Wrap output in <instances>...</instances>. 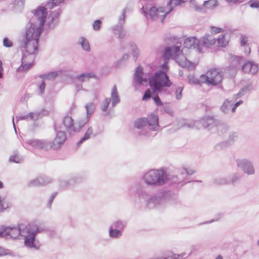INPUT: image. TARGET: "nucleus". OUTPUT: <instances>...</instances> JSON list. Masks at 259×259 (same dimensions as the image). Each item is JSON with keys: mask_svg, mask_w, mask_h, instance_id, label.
I'll return each instance as SVG.
<instances>
[{"mask_svg": "<svg viewBox=\"0 0 259 259\" xmlns=\"http://www.w3.org/2000/svg\"><path fill=\"white\" fill-rule=\"evenodd\" d=\"M44 7H38L33 12L34 17L26 27L21 46L25 52L36 53L39 37L44 26L46 29H53L58 23V11L51 12L47 18L48 12Z\"/></svg>", "mask_w": 259, "mask_h": 259, "instance_id": "obj_1", "label": "nucleus"}, {"mask_svg": "<svg viewBox=\"0 0 259 259\" xmlns=\"http://www.w3.org/2000/svg\"><path fill=\"white\" fill-rule=\"evenodd\" d=\"M134 83L138 85H146L148 83L157 91H161L163 87H169L172 83L166 73L162 71L156 72L150 78L143 72L141 67L138 66L134 76Z\"/></svg>", "mask_w": 259, "mask_h": 259, "instance_id": "obj_2", "label": "nucleus"}, {"mask_svg": "<svg viewBox=\"0 0 259 259\" xmlns=\"http://www.w3.org/2000/svg\"><path fill=\"white\" fill-rule=\"evenodd\" d=\"M176 179L163 168L151 169L145 172L142 177L144 183L150 186H160L168 182L175 183L177 182Z\"/></svg>", "mask_w": 259, "mask_h": 259, "instance_id": "obj_3", "label": "nucleus"}, {"mask_svg": "<svg viewBox=\"0 0 259 259\" xmlns=\"http://www.w3.org/2000/svg\"><path fill=\"white\" fill-rule=\"evenodd\" d=\"M182 51H180V47L172 46L167 47L163 53V56L165 59H169L170 58H174L179 65L182 67H186L189 69H193L195 67L194 63L188 60L184 56Z\"/></svg>", "mask_w": 259, "mask_h": 259, "instance_id": "obj_4", "label": "nucleus"}, {"mask_svg": "<svg viewBox=\"0 0 259 259\" xmlns=\"http://www.w3.org/2000/svg\"><path fill=\"white\" fill-rule=\"evenodd\" d=\"M171 194L170 191H163L151 196L149 192L145 190H142L138 192L140 199H144L147 206L150 208H154L161 204L164 201L168 199Z\"/></svg>", "mask_w": 259, "mask_h": 259, "instance_id": "obj_5", "label": "nucleus"}, {"mask_svg": "<svg viewBox=\"0 0 259 259\" xmlns=\"http://www.w3.org/2000/svg\"><path fill=\"white\" fill-rule=\"evenodd\" d=\"M142 11L147 18L160 21L161 23L163 22L165 16L168 14L166 8L161 7L156 8L155 6H145L143 7Z\"/></svg>", "mask_w": 259, "mask_h": 259, "instance_id": "obj_6", "label": "nucleus"}, {"mask_svg": "<svg viewBox=\"0 0 259 259\" xmlns=\"http://www.w3.org/2000/svg\"><path fill=\"white\" fill-rule=\"evenodd\" d=\"M25 230L27 231L26 234L22 235L24 237L25 245L30 248L38 249L39 245L35 240L36 234L41 231L38 226L35 224H30L28 226H26Z\"/></svg>", "mask_w": 259, "mask_h": 259, "instance_id": "obj_7", "label": "nucleus"}, {"mask_svg": "<svg viewBox=\"0 0 259 259\" xmlns=\"http://www.w3.org/2000/svg\"><path fill=\"white\" fill-rule=\"evenodd\" d=\"M223 78L222 73L216 69L209 70L205 74L200 76V81L209 85L219 84Z\"/></svg>", "mask_w": 259, "mask_h": 259, "instance_id": "obj_8", "label": "nucleus"}, {"mask_svg": "<svg viewBox=\"0 0 259 259\" xmlns=\"http://www.w3.org/2000/svg\"><path fill=\"white\" fill-rule=\"evenodd\" d=\"M216 120L212 117H204L200 119L194 121L191 120L185 123V126L196 127L200 129L205 128L210 130L217 125Z\"/></svg>", "mask_w": 259, "mask_h": 259, "instance_id": "obj_9", "label": "nucleus"}, {"mask_svg": "<svg viewBox=\"0 0 259 259\" xmlns=\"http://www.w3.org/2000/svg\"><path fill=\"white\" fill-rule=\"evenodd\" d=\"M146 125L149 130L157 131L159 129L158 117V116L152 114L150 115L147 119L139 118L135 122V126L136 128H141L145 127Z\"/></svg>", "mask_w": 259, "mask_h": 259, "instance_id": "obj_10", "label": "nucleus"}, {"mask_svg": "<svg viewBox=\"0 0 259 259\" xmlns=\"http://www.w3.org/2000/svg\"><path fill=\"white\" fill-rule=\"evenodd\" d=\"M26 226L20 225L15 227H7L4 229V237L7 239H16L20 235L26 234L27 231L25 230Z\"/></svg>", "mask_w": 259, "mask_h": 259, "instance_id": "obj_11", "label": "nucleus"}, {"mask_svg": "<svg viewBox=\"0 0 259 259\" xmlns=\"http://www.w3.org/2000/svg\"><path fill=\"white\" fill-rule=\"evenodd\" d=\"M237 166L247 175L255 174L254 165L251 160L246 158H238L236 160Z\"/></svg>", "mask_w": 259, "mask_h": 259, "instance_id": "obj_12", "label": "nucleus"}, {"mask_svg": "<svg viewBox=\"0 0 259 259\" xmlns=\"http://www.w3.org/2000/svg\"><path fill=\"white\" fill-rule=\"evenodd\" d=\"M88 122L87 119L80 121L78 124H73V120L70 116H66L63 119V123L69 133L79 131Z\"/></svg>", "mask_w": 259, "mask_h": 259, "instance_id": "obj_13", "label": "nucleus"}, {"mask_svg": "<svg viewBox=\"0 0 259 259\" xmlns=\"http://www.w3.org/2000/svg\"><path fill=\"white\" fill-rule=\"evenodd\" d=\"M26 143L34 149H41L48 150L53 147L52 142L46 140H28L27 141Z\"/></svg>", "mask_w": 259, "mask_h": 259, "instance_id": "obj_14", "label": "nucleus"}, {"mask_svg": "<svg viewBox=\"0 0 259 259\" xmlns=\"http://www.w3.org/2000/svg\"><path fill=\"white\" fill-rule=\"evenodd\" d=\"M35 53L24 52L21 60V66L18 68L20 71H25L28 69L32 65L35 58Z\"/></svg>", "mask_w": 259, "mask_h": 259, "instance_id": "obj_15", "label": "nucleus"}, {"mask_svg": "<svg viewBox=\"0 0 259 259\" xmlns=\"http://www.w3.org/2000/svg\"><path fill=\"white\" fill-rule=\"evenodd\" d=\"M184 47L182 50V52H187V49H196L198 52H202L201 44L199 40L197 39L195 37H189L185 39Z\"/></svg>", "mask_w": 259, "mask_h": 259, "instance_id": "obj_16", "label": "nucleus"}, {"mask_svg": "<svg viewBox=\"0 0 259 259\" xmlns=\"http://www.w3.org/2000/svg\"><path fill=\"white\" fill-rule=\"evenodd\" d=\"M95 76L94 74L93 73H85L79 74L77 75L75 79L74 82L76 83L75 88L76 90L78 92L82 89L81 84H78L77 82H83L84 81H88L91 78H93Z\"/></svg>", "mask_w": 259, "mask_h": 259, "instance_id": "obj_17", "label": "nucleus"}, {"mask_svg": "<svg viewBox=\"0 0 259 259\" xmlns=\"http://www.w3.org/2000/svg\"><path fill=\"white\" fill-rule=\"evenodd\" d=\"M242 70L246 73L254 74L259 70L258 64L252 61H246L242 66Z\"/></svg>", "mask_w": 259, "mask_h": 259, "instance_id": "obj_18", "label": "nucleus"}, {"mask_svg": "<svg viewBox=\"0 0 259 259\" xmlns=\"http://www.w3.org/2000/svg\"><path fill=\"white\" fill-rule=\"evenodd\" d=\"M125 13V11L124 10L119 18L120 25H117L113 28V32L115 35H118L119 38H122L125 35V32L122 29L121 26L122 23H123L124 21Z\"/></svg>", "mask_w": 259, "mask_h": 259, "instance_id": "obj_19", "label": "nucleus"}, {"mask_svg": "<svg viewBox=\"0 0 259 259\" xmlns=\"http://www.w3.org/2000/svg\"><path fill=\"white\" fill-rule=\"evenodd\" d=\"M237 138V134L236 133H231L228 137L227 141L221 143L220 144L217 145L215 146V149L218 150H220L224 148H226L229 146L231 145L233 142Z\"/></svg>", "mask_w": 259, "mask_h": 259, "instance_id": "obj_20", "label": "nucleus"}, {"mask_svg": "<svg viewBox=\"0 0 259 259\" xmlns=\"http://www.w3.org/2000/svg\"><path fill=\"white\" fill-rule=\"evenodd\" d=\"M57 75V73L56 72H52L49 73L48 74L42 75L39 77V79L40 80V84H38L39 91L41 94H42L44 92L45 87H46V82L45 80L54 78Z\"/></svg>", "mask_w": 259, "mask_h": 259, "instance_id": "obj_21", "label": "nucleus"}, {"mask_svg": "<svg viewBox=\"0 0 259 259\" xmlns=\"http://www.w3.org/2000/svg\"><path fill=\"white\" fill-rule=\"evenodd\" d=\"M66 140V135L64 132H58L56 138L53 143H52L53 147L55 149H59L60 146L64 143Z\"/></svg>", "mask_w": 259, "mask_h": 259, "instance_id": "obj_22", "label": "nucleus"}, {"mask_svg": "<svg viewBox=\"0 0 259 259\" xmlns=\"http://www.w3.org/2000/svg\"><path fill=\"white\" fill-rule=\"evenodd\" d=\"M51 182V179L49 177H40L37 179L30 181L28 185L29 187L42 186Z\"/></svg>", "mask_w": 259, "mask_h": 259, "instance_id": "obj_23", "label": "nucleus"}, {"mask_svg": "<svg viewBox=\"0 0 259 259\" xmlns=\"http://www.w3.org/2000/svg\"><path fill=\"white\" fill-rule=\"evenodd\" d=\"M43 115H41V113L38 112H30L27 114L21 115L19 116H16V119L19 120H36Z\"/></svg>", "mask_w": 259, "mask_h": 259, "instance_id": "obj_24", "label": "nucleus"}, {"mask_svg": "<svg viewBox=\"0 0 259 259\" xmlns=\"http://www.w3.org/2000/svg\"><path fill=\"white\" fill-rule=\"evenodd\" d=\"M215 39L210 35H205L203 37L201 42V47L202 46L210 48L215 43Z\"/></svg>", "mask_w": 259, "mask_h": 259, "instance_id": "obj_25", "label": "nucleus"}, {"mask_svg": "<svg viewBox=\"0 0 259 259\" xmlns=\"http://www.w3.org/2000/svg\"><path fill=\"white\" fill-rule=\"evenodd\" d=\"M185 2L183 0H170L168 3L166 10L167 13L169 14L171 12L174 7L177 6H180L184 4Z\"/></svg>", "mask_w": 259, "mask_h": 259, "instance_id": "obj_26", "label": "nucleus"}, {"mask_svg": "<svg viewBox=\"0 0 259 259\" xmlns=\"http://www.w3.org/2000/svg\"><path fill=\"white\" fill-rule=\"evenodd\" d=\"M112 107L115 106L119 102L120 99L117 91L116 85H114L112 89L111 99Z\"/></svg>", "mask_w": 259, "mask_h": 259, "instance_id": "obj_27", "label": "nucleus"}, {"mask_svg": "<svg viewBox=\"0 0 259 259\" xmlns=\"http://www.w3.org/2000/svg\"><path fill=\"white\" fill-rule=\"evenodd\" d=\"M122 232L120 230L110 226L109 230V236L113 238H118L122 236Z\"/></svg>", "mask_w": 259, "mask_h": 259, "instance_id": "obj_28", "label": "nucleus"}, {"mask_svg": "<svg viewBox=\"0 0 259 259\" xmlns=\"http://www.w3.org/2000/svg\"><path fill=\"white\" fill-rule=\"evenodd\" d=\"M95 136L93 133V130L92 127H90L88 128L87 131L85 133V134L83 138L78 142V144L80 145L84 141L89 139L92 136Z\"/></svg>", "mask_w": 259, "mask_h": 259, "instance_id": "obj_29", "label": "nucleus"}, {"mask_svg": "<svg viewBox=\"0 0 259 259\" xmlns=\"http://www.w3.org/2000/svg\"><path fill=\"white\" fill-rule=\"evenodd\" d=\"M235 101H230L226 100L221 107V110L224 113H228L231 109L233 103Z\"/></svg>", "mask_w": 259, "mask_h": 259, "instance_id": "obj_30", "label": "nucleus"}, {"mask_svg": "<svg viewBox=\"0 0 259 259\" xmlns=\"http://www.w3.org/2000/svg\"><path fill=\"white\" fill-rule=\"evenodd\" d=\"M185 253L176 254L172 252H169L165 256H163L164 259H183L185 256Z\"/></svg>", "mask_w": 259, "mask_h": 259, "instance_id": "obj_31", "label": "nucleus"}, {"mask_svg": "<svg viewBox=\"0 0 259 259\" xmlns=\"http://www.w3.org/2000/svg\"><path fill=\"white\" fill-rule=\"evenodd\" d=\"M247 37L245 35H242L240 37L241 45L244 47V52L246 54H249L250 53V49L247 48Z\"/></svg>", "mask_w": 259, "mask_h": 259, "instance_id": "obj_32", "label": "nucleus"}, {"mask_svg": "<svg viewBox=\"0 0 259 259\" xmlns=\"http://www.w3.org/2000/svg\"><path fill=\"white\" fill-rule=\"evenodd\" d=\"M252 89V84H249L246 86L243 87L238 94H236V96L241 98L243 96L245 95L247 93L249 92Z\"/></svg>", "mask_w": 259, "mask_h": 259, "instance_id": "obj_33", "label": "nucleus"}, {"mask_svg": "<svg viewBox=\"0 0 259 259\" xmlns=\"http://www.w3.org/2000/svg\"><path fill=\"white\" fill-rule=\"evenodd\" d=\"M85 107L87 112V118H86L85 119H87L88 120V118L90 117V116L92 115V114L93 113L95 110V105L93 103L91 102L85 105Z\"/></svg>", "mask_w": 259, "mask_h": 259, "instance_id": "obj_34", "label": "nucleus"}, {"mask_svg": "<svg viewBox=\"0 0 259 259\" xmlns=\"http://www.w3.org/2000/svg\"><path fill=\"white\" fill-rule=\"evenodd\" d=\"M79 44H80L82 48V49L86 51H89L90 50V46L88 42V41L83 37H81L79 38L78 41Z\"/></svg>", "mask_w": 259, "mask_h": 259, "instance_id": "obj_35", "label": "nucleus"}, {"mask_svg": "<svg viewBox=\"0 0 259 259\" xmlns=\"http://www.w3.org/2000/svg\"><path fill=\"white\" fill-rule=\"evenodd\" d=\"M10 207V203L5 198L0 197V212Z\"/></svg>", "mask_w": 259, "mask_h": 259, "instance_id": "obj_36", "label": "nucleus"}, {"mask_svg": "<svg viewBox=\"0 0 259 259\" xmlns=\"http://www.w3.org/2000/svg\"><path fill=\"white\" fill-rule=\"evenodd\" d=\"M131 50L134 59L136 60L139 54V50L136 45L134 43L130 44Z\"/></svg>", "mask_w": 259, "mask_h": 259, "instance_id": "obj_37", "label": "nucleus"}, {"mask_svg": "<svg viewBox=\"0 0 259 259\" xmlns=\"http://www.w3.org/2000/svg\"><path fill=\"white\" fill-rule=\"evenodd\" d=\"M230 182V179L225 178H217L214 180L215 184L218 185H226Z\"/></svg>", "mask_w": 259, "mask_h": 259, "instance_id": "obj_38", "label": "nucleus"}, {"mask_svg": "<svg viewBox=\"0 0 259 259\" xmlns=\"http://www.w3.org/2000/svg\"><path fill=\"white\" fill-rule=\"evenodd\" d=\"M111 226L118 230H120L122 232L125 226V224L121 221H116L113 223Z\"/></svg>", "mask_w": 259, "mask_h": 259, "instance_id": "obj_39", "label": "nucleus"}, {"mask_svg": "<svg viewBox=\"0 0 259 259\" xmlns=\"http://www.w3.org/2000/svg\"><path fill=\"white\" fill-rule=\"evenodd\" d=\"M188 79L190 83L198 84H200V83H202V81H200V77L199 79H198L193 75H190L188 76Z\"/></svg>", "mask_w": 259, "mask_h": 259, "instance_id": "obj_40", "label": "nucleus"}, {"mask_svg": "<svg viewBox=\"0 0 259 259\" xmlns=\"http://www.w3.org/2000/svg\"><path fill=\"white\" fill-rule=\"evenodd\" d=\"M63 0H50L47 4V8L51 9L63 2Z\"/></svg>", "mask_w": 259, "mask_h": 259, "instance_id": "obj_41", "label": "nucleus"}, {"mask_svg": "<svg viewBox=\"0 0 259 259\" xmlns=\"http://www.w3.org/2000/svg\"><path fill=\"white\" fill-rule=\"evenodd\" d=\"M228 44V41L225 38V36L224 35H221L218 38V44L220 47H225Z\"/></svg>", "mask_w": 259, "mask_h": 259, "instance_id": "obj_42", "label": "nucleus"}, {"mask_svg": "<svg viewBox=\"0 0 259 259\" xmlns=\"http://www.w3.org/2000/svg\"><path fill=\"white\" fill-rule=\"evenodd\" d=\"M203 5L207 8H210L217 5V1L216 0L204 1Z\"/></svg>", "mask_w": 259, "mask_h": 259, "instance_id": "obj_43", "label": "nucleus"}, {"mask_svg": "<svg viewBox=\"0 0 259 259\" xmlns=\"http://www.w3.org/2000/svg\"><path fill=\"white\" fill-rule=\"evenodd\" d=\"M111 102V99L106 98L105 101L103 102L101 106V110L103 111H106L108 108V106Z\"/></svg>", "mask_w": 259, "mask_h": 259, "instance_id": "obj_44", "label": "nucleus"}, {"mask_svg": "<svg viewBox=\"0 0 259 259\" xmlns=\"http://www.w3.org/2000/svg\"><path fill=\"white\" fill-rule=\"evenodd\" d=\"M22 158L17 155L14 154L10 157V161L15 163H19L22 161Z\"/></svg>", "mask_w": 259, "mask_h": 259, "instance_id": "obj_45", "label": "nucleus"}, {"mask_svg": "<svg viewBox=\"0 0 259 259\" xmlns=\"http://www.w3.org/2000/svg\"><path fill=\"white\" fill-rule=\"evenodd\" d=\"M7 255H13L11 250L5 249L2 246H0V256Z\"/></svg>", "mask_w": 259, "mask_h": 259, "instance_id": "obj_46", "label": "nucleus"}, {"mask_svg": "<svg viewBox=\"0 0 259 259\" xmlns=\"http://www.w3.org/2000/svg\"><path fill=\"white\" fill-rule=\"evenodd\" d=\"M195 171L191 168H183L182 169L181 174L182 175H192L194 173Z\"/></svg>", "mask_w": 259, "mask_h": 259, "instance_id": "obj_47", "label": "nucleus"}, {"mask_svg": "<svg viewBox=\"0 0 259 259\" xmlns=\"http://www.w3.org/2000/svg\"><path fill=\"white\" fill-rule=\"evenodd\" d=\"M182 90L183 88L179 87L177 89L176 91V98L177 100H180L182 97Z\"/></svg>", "mask_w": 259, "mask_h": 259, "instance_id": "obj_48", "label": "nucleus"}, {"mask_svg": "<svg viewBox=\"0 0 259 259\" xmlns=\"http://www.w3.org/2000/svg\"><path fill=\"white\" fill-rule=\"evenodd\" d=\"M101 21L100 20H96L93 23V28L95 30H98L100 28Z\"/></svg>", "mask_w": 259, "mask_h": 259, "instance_id": "obj_49", "label": "nucleus"}, {"mask_svg": "<svg viewBox=\"0 0 259 259\" xmlns=\"http://www.w3.org/2000/svg\"><path fill=\"white\" fill-rule=\"evenodd\" d=\"M151 97V92L149 89L147 90L143 96V100L146 101V100H148L149 99H150V98Z\"/></svg>", "mask_w": 259, "mask_h": 259, "instance_id": "obj_50", "label": "nucleus"}, {"mask_svg": "<svg viewBox=\"0 0 259 259\" xmlns=\"http://www.w3.org/2000/svg\"><path fill=\"white\" fill-rule=\"evenodd\" d=\"M163 108L164 111L166 113H167L170 115L172 114V111L171 110V109L170 108V107H169V106L168 105L165 104L164 105H163Z\"/></svg>", "mask_w": 259, "mask_h": 259, "instance_id": "obj_51", "label": "nucleus"}, {"mask_svg": "<svg viewBox=\"0 0 259 259\" xmlns=\"http://www.w3.org/2000/svg\"><path fill=\"white\" fill-rule=\"evenodd\" d=\"M3 44L4 46L6 47H11L13 45L12 42L7 38H5L4 39Z\"/></svg>", "mask_w": 259, "mask_h": 259, "instance_id": "obj_52", "label": "nucleus"}, {"mask_svg": "<svg viewBox=\"0 0 259 259\" xmlns=\"http://www.w3.org/2000/svg\"><path fill=\"white\" fill-rule=\"evenodd\" d=\"M155 104L158 105V106H160V105H163V104L162 103V102L161 101L160 98H159V97L158 96H155L154 97H152Z\"/></svg>", "mask_w": 259, "mask_h": 259, "instance_id": "obj_53", "label": "nucleus"}, {"mask_svg": "<svg viewBox=\"0 0 259 259\" xmlns=\"http://www.w3.org/2000/svg\"><path fill=\"white\" fill-rule=\"evenodd\" d=\"M242 102H243L242 100H239L238 102H236L233 106V107L231 108L232 112H234L236 110V108L240 105H241L242 103Z\"/></svg>", "mask_w": 259, "mask_h": 259, "instance_id": "obj_54", "label": "nucleus"}, {"mask_svg": "<svg viewBox=\"0 0 259 259\" xmlns=\"http://www.w3.org/2000/svg\"><path fill=\"white\" fill-rule=\"evenodd\" d=\"M242 102H243L242 100H239L238 102H236L233 106V107L231 108L232 112H234L236 110V108L240 105H241L242 103Z\"/></svg>", "mask_w": 259, "mask_h": 259, "instance_id": "obj_55", "label": "nucleus"}, {"mask_svg": "<svg viewBox=\"0 0 259 259\" xmlns=\"http://www.w3.org/2000/svg\"><path fill=\"white\" fill-rule=\"evenodd\" d=\"M251 8H259V1H255L252 2L250 4Z\"/></svg>", "mask_w": 259, "mask_h": 259, "instance_id": "obj_56", "label": "nucleus"}, {"mask_svg": "<svg viewBox=\"0 0 259 259\" xmlns=\"http://www.w3.org/2000/svg\"><path fill=\"white\" fill-rule=\"evenodd\" d=\"M222 31V29L220 28H217L215 27H212L211 32L212 33L217 34L218 33Z\"/></svg>", "mask_w": 259, "mask_h": 259, "instance_id": "obj_57", "label": "nucleus"}, {"mask_svg": "<svg viewBox=\"0 0 259 259\" xmlns=\"http://www.w3.org/2000/svg\"><path fill=\"white\" fill-rule=\"evenodd\" d=\"M24 0H15L14 5L18 6H22L24 5Z\"/></svg>", "mask_w": 259, "mask_h": 259, "instance_id": "obj_58", "label": "nucleus"}, {"mask_svg": "<svg viewBox=\"0 0 259 259\" xmlns=\"http://www.w3.org/2000/svg\"><path fill=\"white\" fill-rule=\"evenodd\" d=\"M57 195V193H54L53 194H52L49 201V207H50L51 205V203L52 202V201H53V199H54V198L55 197V196H56Z\"/></svg>", "mask_w": 259, "mask_h": 259, "instance_id": "obj_59", "label": "nucleus"}, {"mask_svg": "<svg viewBox=\"0 0 259 259\" xmlns=\"http://www.w3.org/2000/svg\"><path fill=\"white\" fill-rule=\"evenodd\" d=\"M239 178L238 176H233L231 180H230V182L231 181L232 183H235L239 179Z\"/></svg>", "mask_w": 259, "mask_h": 259, "instance_id": "obj_60", "label": "nucleus"}, {"mask_svg": "<svg viewBox=\"0 0 259 259\" xmlns=\"http://www.w3.org/2000/svg\"><path fill=\"white\" fill-rule=\"evenodd\" d=\"M228 3L236 4L238 2H241L240 0H225Z\"/></svg>", "mask_w": 259, "mask_h": 259, "instance_id": "obj_61", "label": "nucleus"}, {"mask_svg": "<svg viewBox=\"0 0 259 259\" xmlns=\"http://www.w3.org/2000/svg\"><path fill=\"white\" fill-rule=\"evenodd\" d=\"M3 71V68L2 67V62L0 60V78L3 77V73H2Z\"/></svg>", "mask_w": 259, "mask_h": 259, "instance_id": "obj_62", "label": "nucleus"}, {"mask_svg": "<svg viewBox=\"0 0 259 259\" xmlns=\"http://www.w3.org/2000/svg\"><path fill=\"white\" fill-rule=\"evenodd\" d=\"M30 97V95L29 94L25 95L22 98L21 100L24 101H27L29 98Z\"/></svg>", "mask_w": 259, "mask_h": 259, "instance_id": "obj_63", "label": "nucleus"}, {"mask_svg": "<svg viewBox=\"0 0 259 259\" xmlns=\"http://www.w3.org/2000/svg\"><path fill=\"white\" fill-rule=\"evenodd\" d=\"M129 56H129V55H128V54H124V55L123 56L122 59V60H127V59H128Z\"/></svg>", "mask_w": 259, "mask_h": 259, "instance_id": "obj_64", "label": "nucleus"}]
</instances>
